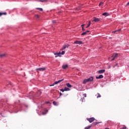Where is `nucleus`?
Returning a JSON list of instances; mask_svg holds the SVG:
<instances>
[{"mask_svg":"<svg viewBox=\"0 0 129 129\" xmlns=\"http://www.w3.org/2000/svg\"><path fill=\"white\" fill-rule=\"evenodd\" d=\"M101 123V122H97V121H96V122H94L92 123L91 125H97V124H99V123Z\"/></svg>","mask_w":129,"mask_h":129,"instance_id":"11","label":"nucleus"},{"mask_svg":"<svg viewBox=\"0 0 129 129\" xmlns=\"http://www.w3.org/2000/svg\"><path fill=\"white\" fill-rule=\"evenodd\" d=\"M118 55V53H114L113 54V56H112V57H113L114 58H115H115H117V55Z\"/></svg>","mask_w":129,"mask_h":129,"instance_id":"13","label":"nucleus"},{"mask_svg":"<svg viewBox=\"0 0 129 129\" xmlns=\"http://www.w3.org/2000/svg\"><path fill=\"white\" fill-rule=\"evenodd\" d=\"M65 54V51H62L61 53H60V55H64Z\"/></svg>","mask_w":129,"mask_h":129,"instance_id":"28","label":"nucleus"},{"mask_svg":"<svg viewBox=\"0 0 129 129\" xmlns=\"http://www.w3.org/2000/svg\"><path fill=\"white\" fill-rule=\"evenodd\" d=\"M1 16H3V13L0 12V17H1Z\"/></svg>","mask_w":129,"mask_h":129,"instance_id":"43","label":"nucleus"},{"mask_svg":"<svg viewBox=\"0 0 129 129\" xmlns=\"http://www.w3.org/2000/svg\"><path fill=\"white\" fill-rule=\"evenodd\" d=\"M118 64L116 63L115 65L113 66V68H114L115 67H116V66H117Z\"/></svg>","mask_w":129,"mask_h":129,"instance_id":"36","label":"nucleus"},{"mask_svg":"<svg viewBox=\"0 0 129 129\" xmlns=\"http://www.w3.org/2000/svg\"><path fill=\"white\" fill-rule=\"evenodd\" d=\"M115 57L112 58V59H111V61H113V60H115Z\"/></svg>","mask_w":129,"mask_h":129,"instance_id":"42","label":"nucleus"},{"mask_svg":"<svg viewBox=\"0 0 129 129\" xmlns=\"http://www.w3.org/2000/svg\"><path fill=\"white\" fill-rule=\"evenodd\" d=\"M83 96L84 97H86V94H84Z\"/></svg>","mask_w":129,"mask_h":129,"instance_id":"41","label":"nucleus"},{"mask_svg":"<svg viewBox=\"0 0 129 129\" xmlns=\"http://www.w3.org/2000/svg\"><path fill=\"white\" fill-rule=\"evenodd\" d=\"M100 18H96V17H94V20H93V22H95V23H97V22H99L100 21Z\"/></svg>","mask_w":129,"mask_h":129,"instance_id":"6","label":"nucleus"},{"mask_svg":"<svg viewBox=\"0 0 129 129\" xmlns=\"http://www.w3.org/2000/svg\"><path fill=\"white\" fill-rule=\"evenodd\" d=\"M67 87H69V88H71L72 87V85H70V83H68L66 84Z\"/></svg>","mask_w":129,"mask_h":129,"instance_id":"16","label":"nucleus"},{"mask_svg":"<svg viewBox=\"0 0 129 129\" xmlns=\"http://www.w3.org/2000/svg\"><path fill=\"white\" fill-rule=\"evenodd\" d=\"M129 5V2L126 4V6H128Z\"/></svg>","mask_w":129,"mask_h":129,"instance_id":"44","label":"nucleus"},{"mask_svg":"<svg viewBox=\"0 0 129 129\" xmlns=\"http://www.w3.org/2000/svg\"><path fill=\"white\" fill-rule=\"evenodd\" d=\"M54 85H56V84H58V82L57 81H55L54 83H53Z\"/></svg>","mask_w":129,"mask_h":129,"instance_id":"34","label":"nucleus"},{"mask_svg":"<svg viewBox=\"0 0 129 129\" xmlns=\"http://www.w3.org/2000/svg\"><path fill=\"white\" fill-rule=\"evenodd\" d=\"M102 78H103V75H100L99 76L96 77V79H101Z\"/></svg>","mask_w":129,"mask_h":129,"instance_id":"10","label":"nucleus"},{"mask_svg":"<svg viewBox=\"0 0 129 129\" xmlns=\"http://www.w3.org/2000/svg\"><path fill=\"white\" fill-rule=\"evenodd\" d=\"M69 44H65L64 45H63L62 46V47L61 48V49H60L61 51L63 50H65V49H66V48H69Z\"/></svg>","mask_w":129,"mask_h":129,"instance_id":"4","label":"nucleus"},{"mask_svg":"<svg viewBox=\"0 0 129 129\" xmlns=\"http://www.w3.org/2000/svg\"><path fill=\"white\" fill-rule=\"evenodd\" d=\"M99 97H101V95H100V94L98 93H97V98H99Z\"/></svg>","mask_w":129,"mask_h":129,"instance_id":"26","label":"nucleus"},{"mask_svg":"<svg viewBox=\"0 0 129 129\" xmlns=\"http://www.w3.org/2000/svg\"><path fill=\"white\" fill-rule=\"evenodd\" d=\"M42 94V92L40 91H38L36 94H34L33 92H31L29 94V96L31 97H34V96H36L37 97H39L40 95Z\"/></svg>","mask_w":129,"mask_h":129,"instance_id":"1","label":"nucleus"},{"mask_svg":"<svg viewBox=\"0 0 129 129\" xmlns=\"http://www.w3.org/2000/svg\"><path fill=\"white\" fill-rule=\"evenodd\" d=\"M105 72V70H100L98 71V74H102Z\"/></svg>","mask_w":129,"mask_h":129,"instance_id":"7","label":"nucleus"},{"mask_svg":"<svg viewBox=\"0 0 129 129\" xmlns=\"http://www.w3.org/2000/svg\"><path fill=\"white\" fill-rule=\"evenodd\" d=\"M60 96H61V95H62V94H61V93H60Z\"/></svg>","mask_w":129,"mask_h":129,"instance_id":"46","label":"nucleus"},{"mask_svg":"<svg viewBox=\"0 0 129 129\" xmlns=\"http://www.w3.org/2000/svg\"><path fill=\"white\" fill-rule=\"evenodd\" d=\"M36 71H45L46 70V68H37L36 69Z\"/></svg>","mask_w":129,"mask_h":129,"instance_id":"5","label":"nucleus"},{"mask_svg":"<svg viewBox=\"0 0 129 129\" xmlns=\"http://www.w3.org/2000/svg\"><path fill=\"white\" fill-rule=\"evenodd\" d=\"M94 79V78H93V77H90L87 79L84 80L83 83V84H86V83H87V82H92Z\"/></svg>","mask_w":129,"mask_h":129,"instance_id":"2","label":"nucleus"},{"mask_svg":"<svg viewBox=\"0 0 129 129\" xmlns=\"http://www.w3.org/2000/svg\"><path fill=\"white\" fill-rule=\"evenodd\" d=\"M87 35V33L86 32H84L81 34V36H85Z\"/></svg>","mask_w":129,"mask_h":129,"instance_id":"24","label":"nucleus"},{"mask_svg":"<svg viewBox=\"0 0 129 129\" xmlns=\"http://www.w3.org/2000/svg\"><path fill=\"white\" fill-rule=\"evenodd\" d=\"M105 129H109L108 127H106Z\"/></svg>","mask_w":129,"mask_h":129,"instance_id":"47","label":"nucleus"},{"mask_svg":"<svg viewBox=\"0 0 129 129\" xmlns=\"http://www.w3.org/2000/svg\"><path fill=\"white\" fill-rule=\"evenodd\" d=\"M82 31L83 32H84V31H85V29H84V27L82 28Z\"/></svg>","mask_w":129,"mask_h":129,"instance_id":"38","label":"nucleus"},{"mask_svg":"<svg viewBox=\"0 0 129 129\" xmlns=\"http://www.w3.org/2000/svg\"><path fill=\"white\" fill-rule=\"evenodd\" d=\"M54 55L55 56V58H57V57H61V52H59L58 53H55Z\"/></svg>","mask_w":129,"mask_h":129,"instance_id":"8","label":"nucleus"},{"mask_svg":"<svg viewBox=\"0 0 129 129\" xmlns=\"http://www.w3.org/2000/svg\"><path fill=\"white\" fill-rule=\"evenodd\" d=\"M46 103H49V102H46Z\"/></svg>","mask_w":129,"mask_h":129,"instance_id":"49","label":"nucleus"},{"mask_svg":"<svg viewBox=\"0 0 129 129\" xmlns=\"http://www.w3.org/2000/svg\"><path fill=\"white\" fill-rule=\"evenodd\" d=\"M7 12L2 13V15H4L5 16H7Z\"/></svg>","mask_w":129,"mask_h":129,"instance_id":"32","label":"nucleus"},{"mask_svg":"<svg viewBox=\"0 0 129 129\" xmlns=\"http://www.w3.org/2000/svg\"><path fill=\"white\" fill-rule=\"evenodd\" d=\"M0 57H1V58H3V57H5V54H0Z\"/></svg>","mask_w":129,"mask_h":129,"instance_id":"30","label":"nucleus"},{"mask_svg":"<svg viewBox=\"0 0 129 129\" xmlns=\"http://www.w3.org/2000/svg\"><path fill=\"white\" fill-rule=\"evenodd\" d=\"M120 31H121V29H118L114 31H112V33H116V32H120Z\"/></svg>","mask_w":129,"mask_h":129,"instance_id":"23","label":"nucleus"},{"mask_svg":"<svg viewBox=\"0 0 129 129\" xmlns=\"http://www.w3.org/2000/svg\"><path fill=\"white\" fill-rule=\"evenodd\" d=\"M58 14H61V11H59Z\"/></svg>","mask_w":129,"mask_h":129,"instance_id":"45","label":"nucleus"},{"mask_svg":"<svg viewBox=\"0 0 129 129\" xmlns=\"http://www.w3.org/2000/svg\"><path fill=\"white\" fill-rule=\"evenodd\" d=\"M52 103L53 105H55V106H58L59 105V104H58L57 102L53 101Z\"/></svg>","mask_w":129,"mask_h":129,"instance_id":"15","label":"nucleus"},{"mask_svg":"<svg viewBox=\"0 0 129 129\" xmlns=\"http://www.w3.org/2000/svg\"><path fill=\"white\" fill-rule=\"evenodd\" d=\"M102 16H105V17H107V16H109V14H108V13L105 12L102 14Z\"/></svg>","mask_w":129,"mask_h":129,"instance_id":"14","label":"nucleus"},{"mask_svg":"<svg viewBox=\"0 0 129 129\" xmlns=\"http://www.w3.org/2000/svg\"><path fill=\"white\" fill-rule=\"evenodd\" d=\"M87 120H88V121H89V122H90V123H91V122H93V121H94V120H95V118L94 117H91V118H87Z\"/></svg>","mask_w":129,"mask_h":129,"instance_id":"3","label":"nucleus"},{"mask_svg":"<svg viewBox=\"0 0 129 129\" xmlns=\"http://www.w3.org/2000/svg\"><path fill=\"white\" fill-rule=\"evenodd\" d=\"M64 81V79L59 80L57 81V83H61V82H62V81Z\"/></svg>","mask_w":129,"mask_h":129,"instance_id":"21","label":"nucleus"},{"mask_svg":"<svg viewBox=\"0 0 129 129\" xmlns=\"http://www.w3.org/2000/svg\"><path fill=\"white\" fill-rule=\"evenodd\" d=\"M84 26H85V24H83L81 26L82 27V28H84Z\"/></svg>","mask_w":129,"mask_h":129,"instance_id":"35","label":"nucleus"},{"mask_svg":"<svg viewBox=\"0 0 129 129\" xmlns=\"http://www.w3.org/2000/svg\"><path fill=\"white\" fill-rule=\"evenodd\" d=\"M54 85H55V84L53 83L52 85H50L49 86H54Z\"/></svg>","mask_w":129,"mask_h":129,"instance_id":"37","label":"nucleus"},{"mask_svg":"<svg viewBox=\"0 0 129 129\" xmlns=\"http://www.w3.org/2000/svg\"><path fill=\"white\" fill-rule=\"evenodd\" d=\"M37 18H39V16L37 15Z\"/></svg>","mask_w":129,"mask_h":129,"instance_id":"48","label":"nucleus"},{"mask_svg":"<svg viewBox=\"0 0 129 129\" xmlns=\"http://www.w3.org/2000/svg\"><path fill=\"white\" fill-rule=\"evenodd\" d=\"M68 68V64L62 65V69H67Z\"/></svg>","mask_w":129,"mask_h":129,"instance_id":"12","label":"nucleus"},{"mask_svg":"<svg viewBox=\"0 0 129 129\" xmlns=\"http://www.w3.org/2000/svg\"><path fill=\"white\" fill-rule=\"evenodd\" d=\"M109 68H110V66H109Z\"/></svg>","mask_w":129,"mask_h":129,"instance_id":"50","label":"nucleus"},{"mask_svg":"<svg viewBox=\"0 0 129 129\" xmlns=\"http://www.w3.org/2000/svg\"><path fill=\"white\" fill-rule=\"evenodd\" d=\"M45 112H42V114L44 115V114H46L47 113V112H48V110L47 109H45Z\"/></svg>","mask_w":129,"mask_h":129,"instance_id":"20","label":"nucleus"},{"mask_svg":"<svg viewBox=\"0 0 129 129\" xmlns=\"http://www.w3.org/2000/svg\"><path fill=\"white\" fill-rule=\"evenodd\" d=\"M91 126H92V125H89V126H87V127H86L85 128V129H90V127H91Z\"/></svg>","mask_w":129,"mask_h":129,"instance_id":"25","label":"nucleus"},{"mask_svg":"<svg viewBox=\"0 0 129 129\" xmlns=\"http://www.w3.org/2000/svg\"><path fill=\"white\" fill-rule=\"evenodd\" d=\"M74 44H77L78 45H82L83 44L82 41H76L74 42Z\"/></svg>","mask_w":129,"mask_h":129,"instance_id":"9","label":"nucleus"},{"mask_svg":"<svg viewBox=\"0 0 129 129\" xmlns=\"http://www.w3.org/2000/svg\"><path fill=\"white\" fill-rule=\"evenodd\" d=\"M24 106L27 108L29 107V105H25Z\"/></svg>","mask_w":129,"mask_h":129,"instance_id":"39","label":"nucleus"},{"mask_svg":"<svg viewBox=\"0 0 129 129\" xmlns=\"http://www.w3.org/2000/svg\"><path fill=\"white\" fill-rule=\"evenodd\" d=\"M36 10H38V11H40V12H43L42 8H36Z\"/></svg>","mask_w":129,"mask_h":129,"instance_id":"22","label":"nucleus"},{"mask_svg":"<svg viewBox=\"0 0 129 129\" xmlns=\"http://www.w3.org/2000/svg\"><path fill=\"white\" fill-rule=\"evenodd\" d=\"M64 91H70V89L69 88H67V87H64Z\"/></svg>","mask_w":129,"mask_h":129,"instance_id":"17","label":"nucleus"},{"mask_svg":"<svg viewBox=\"0 0 129 129\" xmlns=\"http://www.w3.org/2000/svg\"><path fill=\"white\" fill-rule=\"evenodd\" d=\"M90 25H91V22L89 21V23H88L87 26L86 27V28L87 29V28H89V27H90Z\"/></svg>","mask_w":129,"mask_h":129,"instance_id":"19","label":"nucleus"},{"mask_svg":"<svg viewBox=\"0 0 129 129\" xmlns=\"http://www.w3.org/2000/svg\"><path fill=\"white\" fill-rule=\"evenodd\" d=\"M64 90H65L64 89H60V91H61V92H64V91H65Z\"/></svg>","mask_w":129,"mask_h":129,"instance_id":"33","label":"nucleus"},{"mask_svg":"<svg viewBox=\"0 0 129 129\" xmlns=\"http://www.w3.org/2000/svg\"><path fill=\"white\" fill-rule=\"evenodd\" d=\"M103 5V2H100V4H99V6L100 7Z\"/></svg>","mask_w":129,"mask_h":129,"instance_id":"27","label":"nucleus"},{"mask_svg":"<svg viewBox=\"0 0 129 129\" xmlns=\"http://www.w3.org/2000/svg\"><path fill=\"white\" fill-rule=\"evenodd\" d=\"M52 23H53V24H56V23H57V21H56L55 20H52Z\"/></svg>","mask_w":129,"mask_h":129,"instance_id":"29","label":"nucleus"},{"mask_svg":"<svg viewBox=\"0 0 129 129\" xmlns=\"http://www.w3.org/2000/svg\"><path fill=\"white\" fill-rule=\"evenodd\" d=\"M39 2L40 3H47L48 2V0H40Z\"/></svg>","mask_w":129,"mask_h":129,"instance_id":"18","label":"nucleus"},{"mask_svg":"<svg viewBox=\"0 0 129 129\" xmlns=\"http://www.w3.org/2000/svg\"><path fill=\"white\" fill-rule=\"evenodd\" d=\"M83 100H84V97H83L80 99V101H81L82 102H83Z\"/></svg>","mask_w":129,"mask_h":129,"instance_id":"31","label":"nucleus"},{"mask_svg":"<svg viewBox=\"0 0 129 129\" xmlns=\"http://www.w3.org/2000/svg\"><path fill=\"white\" fill-rule=\"evenodd\" d=\"M89 32H90V31L89 30H88V31H85V32L87 34V33H89Z\"/></svg>","mask_w":129,"mask_h":129,"instance_id":"40","label":"nucleus"}]
</instances>
